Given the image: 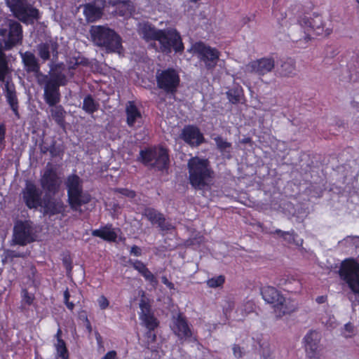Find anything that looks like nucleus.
<instances>
[{
  "instance_id": "f257e3e1",
  "label": "nucleus",
  "mask_w": 359,
  "mask_h": 359,
  "mask_svg": "<svg viewBox=\"0 0 359 359\" xmlns=\"http://www.w3.org/2000/svg\"><path fill=\"white\" fill-rule=\"evenodd\" d=\"M19 54L24 70L27 74H33L36 79L37 83L43 86V89L58 81L64 83L62 81L68 77L67 74L68 71L63 62L58 64L48 63L49 74H45L41 72L40 58L36 56L34 53L27 50L25 52L20 51Z\"/></svg>"
},
{
  "instance_id": "f03ea898",
  "label": "nucleus",
  "mask_w": 359,
  "mask_h": 359,
  "mask_svg": "<svg viewBox=\"0 0 359 359\" xmlns=\"http://www.w3.org/2000/svg\"><path fill=\"white\" fill-rule=\"evenodd\" d=\"M137 30L140 35L147 41H158L163 53H170L172 49L176 53L184 50V45L179 32L175 29H157L149 22H139Z\"/></svg>"
},
{
  "instance_id": "7ed1b4c3",
  "label": "nucleus",
  "mask_w": 359,
  "mask_h": 359,
  "mask_svg": "<svg viewBox=\"0 0 359 359\" xmlns=\"http://www.w3.org/2000/svg\"><path fill=\"white\" fill-rule=\"evenodd\" d=\"M62 81L64 82V83L58 81L45 88L43 89V97L45 102L50 108L49 117L53 119L60 128L65 130L67 125L65 118L67 113L64 107L58 104L61 100L60 87L65 86L69 81V78L67 77Z\"/></svg>"
},
{
  "instance_id": "20e7f679",
  "label": "nucleus",
  "mask_w": 359,
  "mask_h": 359,
  "mask_svg": "<svg viewBox=\"0 0 359 359\" xmlns=\"http://www.w3.org/2000/svg\"><path fill=\"white\" fill-rule=\"evenodd\" d=\"M187 168L189 183L194 189L203 190L211 184L214 171L208 159L192 157L188 161Z\"/></svg>"
},
{
  "instance_id": "39448f33",
  "label": "nucleus",
  "mask_w": 359,
  "mask_h": 359,
  "mask_svg": "<svg viewBox=\"0 0 359 359\" xmlns=\"http://www.w3.org/2000/svg\"><path fill=\"white\" fill-rule=\"evenodd\" d=\"M90 34L93 43L103 48L106 53H121L122 39L114 30L105 26L93 25Z\"/></svg>"
},
{
  "instance_id": "423d86ee",
  "label": "nucleus",
  "mask_w": 359,
  "mask_h": 359,
  "mask_svg": "<svg viewBox=\"0 0 359 359\" xmlns=\"http://www.w3.org/2000/svg\"><path fill=\"white\" fill-rule=\"evenodd\" d=\"M65 185L70 208L81 213V207L91 201V196L83 189V180L76 174H71L65 179Z\"/></svg>"
},
{
  "instance_id": "0eeeda50",
  "label": "nucleus",
  "mask_w": 359,
  "mask_h": 359,
  "mask_svg": "<svg viewBox=\"0 0 359 359\" xmlns=\"http://www.w3.org/2000/svg\"><path fill=\"white\" fill-rule=\"evenodd\" d=\"M23 41L22 26L19 20L5 18L0 25V45L6 50L20 46Z\"/></svg>"
},
{
  "instance_id": "6e6552de",
  "label": "nucleus",
  "mask_w": 359,
  "mask_h": 359,
  "mask_svg": "<svg viewBox=\"0 0 359 359\" xmlns=\"http://www.w3.org/2000/svg\"><path fill=\"white\" fill-rule=\"evenodd\" d=\"M339 275L348 286V300L353 306L359 304V264L352 261H344L340 266Z\"/></svg>"
},
{
  "instance_id": "1a4fd4ad",
  "label": "nucleus",
  "mask_w": 359,
  "mask_h": 359,
  "mask_svg": "<svg viewBox=\"0 0 359 359\" xmlns=\"http://www.w3.org/2000/svg\"><path fill=\"white\" fill-rule=\"evenodd\" d=\"M137 161L150 170L163 171L169 164V155L163 147H149L140 151Z\"/></svg>"
},
{
  "instance_id": "9d476101",
  "label": "nucleus",
  "mask_w": 359,
  "mask_h": 359,
  "mask_svg": "<svg viewBox=\"0 0 359 359\" xmlns=\"http://www.w3.org/2000/svg\"><path fill=\"white\" fill-rule=\"evenodd\" d=\"M13 16L20 22L32 25L40 18L39 11L27 0H5Z\"/></svg>"
},
{
  "instance_id": "9b49d317",
  "label": "nucleus",
  "mask_w": 359,
  "mask_h": 359,
  "mask_svg": "<svg viewBox=\"0 0 359 359\" xmlns=\"http://www.w3.org/2000/svg\"><path fill=\"white\" fill-rule=\"evenodd\" d=\"M156 81L158 88L167 95H174L180 86V78L175 69L167 68L156 71Z\"/></svg>"
},
{
  "instance_id": "f8f14e48",
  "label": "nucleus",
  "mask_w": 359,
  "mask_h": 359,
  "mask_svg": "<svg viewBox=\"0 0 359 359\" xmlns=\"http://www.w3.org/2000/svg\"><path fill=\"white\" fill-rule=\"evenodd\" d=\"M191 49L201 62H203L208 70H212L216 67L220 56L219 51L203 42H196L192 45Z\"/></svg>"
},
{
  "instance_id": "ddd939ff",
  "label": "nucleus",
  "mask_w": 359,
  "mask_h": 359,
  "mask_svg": "<svg viewBox=\"0 0 359 359\" xmlns=\"http://www.w3.org/2000/svg\"><path fill=\"white\" fill-rule=\"evenodd\" d=\"M34 241L32 222L29 220H18L13 226L12 239L10 242L11 246H25Z\"/></svg>"
},
{
  "instance_id": "4468645a",
  "label": "nucleus",
  "mask_w": 359,
  "mask_h": 359,
  "mask_svg": "<svg viewBox=\"0 0 359 359\" xmlns=\"http://www.w3.org/2000/svg\"><path fill=\"white\" fill-rule=\"evenodd\" d=\"M40 186L44 191L45 195H56L60 189L62 180L55 168L48 163L40 180Z\"/></svg>"
},
{
  "instance_id": "2eb2a0df",
  "label": "nucleus",
  "mask_w": 359,
  "mask_h": 359,
  "mask_svg": "<svg viewBox=\"0 0 359 359\" xmlns=\"http://www.w3.org/2000/svg\"><path fill=\"white\" fill-rule=\"evenodd\" d=\"M42 191L34 183L27 181L20 193V198L29 209L36 210L41 206L43 198Z\"/></svg>"
},
{
  "instance_id": "dca6fc26",
  "label": "nucleus",
  "mask_w": 359,
  "mask_h": 359,
  "mask_svg": "<svg viewBox=\"0 0 359 359\" xmlns=\"http://www.w3.org/2000/svg\"><path fill=\"white\" fill-rule=\"evenodd\" d=\"M60 45L56 39L50 38L36 46L37 55L43 62L50 61L49 63L56 62L59 56Z\"/></svg>"
},
{
  "instance_id": "f3484780",
  "label": "nucleus",
  "mask_w": 359,
  "mask_h": 359,
  "mask_svg": "<svg viewBox=\"0 0 359 359\" xmlns=\"http://www.w3.org/2000/svg\"><path fill=\"white\" fill-rule=\"evenodd\" d=\"M246 67L249 72L262 76L273 71L275 68V60L273 57H264L251 61Z\"/></svg>"
},
{
  "instance_id": "a211bd4d",
  "label": "nucleus",
  "mask_w": 359,
  "mask_h": 359,
  "mask_svg": "<svg viewBox=\"0 0 359 359\" xmlns=\"http://www.w3.org/2000/svg\"><path fill=\"white\" fill-rule=\"evenodd\" d=\"M320 339V333L316 330H311L306 334L304 338V342L306 354L308 358H316L319 355L321 351Z\"/></svg>"
},
{
  "instance_id": "6ab92c4d",
  "label": "nucleus",
  "mask_w": 359,
  "mask_h": 359,
  "mask_svg": "<svg viewBox=\"0 0 359 359\" xmlns=\"http://www.w3.org/2000/svg\"><path fill=\"white\" fill-rule=\"evenodd\" d=\"M53 195H44L41 208H43V214L50 217L58 214H63L67 206L65 205L61 198H54Z\"/></svg>"
},
{
  "instance_id": "aec40b11",
  "label": "nucleus",
  "mask_w": 359,
  "mask_h": 359,
  "mask_svg": "<svg viewBox=\"0 0 359 359\" xmlns=\"http://www.w3.org/2000/svg\"><path fill=\"white\" fill-rule=\"evenodd\" d=\"M287 34L293 41H299L302 39L308 41L311 39V33L308 31L307 26L303 22V18L296 22L293 20L290 26L286 29ZM285 32V29H284Z\"/></svg>"
},
{
  "instance_id": "412c9836",
  "label": "nucleus",
  "mask_w": 359,
  "mask_h": 359,
  "mask_svg": "<svg viewBox=\"0 0 359 359\" xmlns=\"http://www.w3.org/2000/svg\"><path fill=\"white\" fill-rule=\"evenodd\" d=\"M180 137L191 147H198L205 142V138L200 129L193 125L184 126Z\"/></svg>"
},
{
  "instance_id": "4be33fe9",
  "label": "nucleus",
  "mask_w": 359,
  "mask_h": 359,
  "mask_svg": "<svg viewBox=\"0 0 359 359\" xmlns=\"http://www.w3.org/2000/svg\"><path fill=\"white\" fill-rule=\"evenodd\" d=\"M142 215L152 224H156L162 231H168L174 228L169 222L166 221L163 214L153 208H144Z\"/></svg>"
},
{
  "instance_id": "5701e85b",
  "label": "nucleus",
  "mask_w": 359,
  "mask_h": 359,
  "mask_svg": "<svg viewBox=\"0 0 359 359\" xmlns=\"http://www.w3.org/2000/svg\"><path fill=\"white\" fill-rule=\"evenodd\" d=\"M105 6V0H95L83 5V14L87 22H93L100 19Z\"/></svg>"
},
{
  "instance_id": "b1692460",
  "label": "nucleus",
  "mask_w": 359,
  "mask_h": 359,
  "mask_svg": "<svg viewBox=\"0 0 359 359\" xmlns=\"http://www.w3.org/2000/svg\"><path fill=\"white\" fill-rule=\"evenodd\" d=\"M299 305L296 301L286 299L283 295L275 306H273L274 312L278 318H282L285 315H290L297 311Z\"/></svg>"
},
{
  "instance_id": "393cba45",
  "label": "nucleus",
  "mask_w": 359,
  "mask_h": 359,
  "mask_svg": "<svg viewBox=\"0 0 359 359\" xmlns=\"http://www.w3.org/2000/svg\"><path fill=\"white\" fill-rule=\"evenodd\" d=\"M140 308L141 309L140 319L148 330H154L158 327V323L151 312V306L144 297L140 299Z\"/></svg>"
},
{
  "instance_id": "a878e982",
  "label": "nucleus",
  "mask_w": 359,
  "mask_h": 359,
  "mask_svg": "<svg viewBox=\"0 0 359 359\" xmlns=\"http://www.w3.org/2000/svg\"><path fill=\"white\" fill-rule=\"evenodd\" d=\"M4 82L5 84L4 90L5 92L6 102L9 104L14 114L17 116V118H19L20 114L18 112V100L17 97L15 86L13 83L10 82L8 80H5Z\"/></svg>"
},
{
  "instance_id": "bb28decb",
  "label": "nucleus",
  "mask_w": 359,
  "mask_h": 359,
  "mask_svg": "<svg viewBox=\"0 0 359 359\" xmlns=\"http://www.w3.org/2000/svg\"><path fill=\"white\" fill-rule=\"evenodd\" d=\"M278 285L291 293H299L302 289L301 280L294 276H285L279 279Z\"/></svg>"
},
{
  "instance_id": "cd10ccee",
  "label": "nucleus",
  "mask_w": 359,
  "mask_h": 359,
  "mask_svg": "<svg viewBox=\"0 0 359 359\" xmlns=\"http://www.w3.org/2000/svg\"><path fill=\"white\" fill-rule=\"evenodd\" d=\"M172 330L175 334L180 339H187L191 337L192 332L187 320L181 315H179L174 320Z\"/></svg>"
},
{
  "instance_id": "c85d7f7f",
  "label": "nucleus",
  "mask_w": 359,
  "mask_h": 359,
  "mask_svg": "<svg viewBox=\"0 0 359 359\" xmlns=\"http://www.w3.org/2000/svg\"><path fill=\"white\" fill-rule=\"evenodd\" d=\"M303 22L307 26L308 31L315 35H321L324 32V25L321 16L316 15L313 18H303Z\"/></svg>"
},
{
  "instance_id": "c756f323",
  "label": "nucleus",
  "mask_w": 359,
  "mask_h": 359,
  "mask_svg": "<svg viewBox=\"0 0 359 359\" xmlns=\"http://www.w3.org/2000/svg\"><path fill=\"white\" fill-rule=\"evenodd\" d=\"M129 263L151 284L153 285H156L158 284V280L156 277L142 262L140 260H130Z\"/></svg>"
},
{
  "instance_id": "7c9ffc66",
  "label": "nucleus",
  "mask_w": 359,
  "mask_h": 359,
  "mask_svg": "<svg viewBox=\"0 0 359 359\" xmlns=\"http://www.w3.org/2000/svg\"><path fill=\"white\" fill-rule=\"evenodd\" d=\"M271 234L276 235L277 238H282L287 244H294L298 247H300L303 244V240L297 241V234L294 230L285 231L280 229H276L274 231L271 232Z\"/></svg>"
},
{
  "instance_id": "2f4dec72",
  "label": "nucleus",
  "mask_w": 359,
  "mask_h": 359,
  "mask_svg": "<svg viewBox=\"0 0 359 359\" xmlns=\"http://www.w3.org/2000/svg\"><path fill=\"white\" fill-rule=\"evenodd\" d=\"M126 122L128 126L133 127L142 118L140 110L133 102H129L126 107Z\"/></svg>"
},
{
  "instance_id": "473e14b6",
  "label": "nucleus",
  "mask_w": 359,
  "mask_h": 359,
  "mask_svg": "<svg viewBox=\"0 0 359 359\" xmlns=\"http://www.w3.org/2000/svg\"><path fill=\"white\" fill-rule=\"evenodd\" d=\"M277 74L280 77H292L296 74L295 62L287 60L281 62L276 69Z\"/></svg>"
},
{
  "instance_id": "72a5a7b5",
  "label": "nucleus",
  "mask_w": 359,
  "mask_h": 359,
  "mask_svg": "<svg viewBox=\"0 0 359 359\" xmlns=\"http://www.w3.org/2000/svg\"><path fill=\"white\" fill-rule=\"evenodd\" d=\"M261 294L264 300L273 306H275L282 296L279 291L272 286H266L262 288Z\"/></svg>"
},
{
  "instance_id": "f704fd0d",
  "label": "nucleus",
  "mask_w": 359,
  "mask_h": 359,
  "mask_svg": "<svg viewBox=\"0 0 359 359\" xmlns=\"http://www.w3.org/2000/svg\"><path fill=\"white\" fill-rule=\"evenodd\" d=\"M100 108V104L93 97L88 94L84 97L82 109L88 114H93Z\"/></svg>"
},
{
  "instance_id": "c9c22d12",
  "label": "nucleus",
  "mask_w": 359,
  "mask_h": 359,
  "mask_svg": "<svg viewBox=\"0 0 359 359\" xmlns=\"http://www.w3.org/2000/svg\"><path fill=\"white\" fill-rule=\"evenodd\" d=\"M92 235L107 241H114L117 238L116 233L107 226L100 229L93 230Z\"/></svg>"
},
{
  "instance_id": "e433bc0d",
  "label": "nucleus",
  "mask_w": 359,
  "mask_h": 359,
  "mask_svg": "<svg viewBox=\"0 0 359 359\" xmlns=\"http://www.w3.org/2000/svg\"><path fill=\"white\" fill-rule=\"evenodd\" d=\"M135 11L133 4L129 0H124L116 6V12L120 16H129Z\"/></svg>"
},
{
  "instance_id": "4c0bfd02",
  "label": "nucleus",
  "mask_w": 359,
  "mask_h": 359,
  "mask_svg": "<svg viewBox=\"0 0 359 359\" xmlns=\"http://www.w3.org/2000/svg\"><path fill=\"white\" fill-rule=\"evenodd\" d=\"M349 81L356 82L359 80V61L358 60L349 63L348 65Z\"/></svg>"
},
{
  "instance_id": "58836bf2",
  "label": "nucleus",
  "mask_w": 359,
  "mask_h": 359,
  "mask_svg": "<svg viewBox=\"0 0 359 359\" xmlns=\"http://www.w3.org/2000/svg\"><path fill=\"white\" fill-rule=\"evenodd\" d=\"M216 143L217 148L222 153H230L231 149V144L227 142L221 136H217L214 138Z\"/></svg>"
},
{
  "instance_id": "ea45409f",
  "label": "nucleus",
  "mask_w": 359,
  "mask_h": 359,
  "mask_svg": "<svg viewBox=\"0 0 359 359\" xmlns=\"http://www.w3.org/2000/svg\"><path fill=\"white\" fill-rule=\"evenodd\" d=\"M27 257V253L20 252L15 250L6 249L4 250V258L2 259L3 262L11 261L12 262L14 258L22 257L25 258Z\"/></svg>"
},
{
  "instance_id": "a19ab883",
  "label": "nucleus",
  "mask_w": 359,
  "mask_h": 359,
  "mask_svg": "<svg viewBox=\"0 0 359 359\" xmlns=\"http://www.w3.org/2000/svg\"><path fill=\"white\" fill-rule=\"evenodd\" d=\"M275 16L276 17L280 26L284 29H287L290 26V23H292L294 20V18H290L289 20H287L286 13L280 9L278 11V13H275Z\"/></svg>"
},
{
  "instance_id": "79ce46f5",
  "label": "nucleus",
  "mask_w": 359,
  "mask_h": 359,
  "mask_svg": "<svg viewBox=\"0 0 359 359\" xmlns=\"http://www.w3.org/2000/svg\"><path fill=\"white\" fill-rule=\"evenodd\" d=\"M241 95L242 90L238 88H231L226 92V95L229 102L233 104H236L240 102Z\"/></svg>"
},
{
  "instance_id": "37998d69",
  "label": "nucleus",
  "mask_w": 359,
  "mask_h": 359,
  "mask_svg": "<svg viewBox=\"0 0 359 359\" xmlns=\"http://www.w3.org/2000/svg\"><path fill=\"white\" fill-rule=\"evenodd\" d=\"M55 348L57 352V354L60 357L63 359L68 358V351L66 347L65 342L62 339H60L57 341V344H55Z\"/></svg>"
},
{
  "instance_id": "c03bdc74",
  "label": "nucleus",
  "mask_w": 359,
  "mask_h": 359,
  "mask_svg": "<svg viewBox=\"0 0 359 359\" xmlns=\"http://www.w3.org/2000/svg\"><path fill=\"white\" fill-rule=\"evenodd\" d=\"M225 281V278L224 276L220 275L217 277H213L207 280V285L208 287L212 288H216L222 286Z\"/></svg>"
},
{
  "instance_id": "a18cd8bd",
  "label": "nucleus",
  "mask_w": 359,
  "mask_h": 359,
  "mask_svg": "<svg viewBox=\"0 0 359 359\" xmlns=\"http://www.w3.org/2000/svg\"><path fill=\"white\" fill-rule=\"evenodd\" d=\"M22 301L27 305L32 304L34 299V294L29 293L27 289H22Z\"/></svg>"
},
{
  "instance_id": "49530a36",
  "label": "nucleus",
  "mask_w": 359,
  "mask_h": 359,
  "mask_svg": "<svg viewBox=\"0 0 359 359\" xmlns=\"http://www.w3.org/2000/svg\"><path fill=\"white\" fill-rule=\"evenodd\" d=\"M6 130V126L4 123L0 124V152L5 147Z\"/></svg>"
},
{
  "instance_id": "de8ad7c7",
  "label": "nucleus",
  "mask_w": 359,
  "mask_h": 359,
  "mask_svg": "<svg viewBox=\"0 0 359 359\" xmlns=\"http://www.w3.org/2000/svg\"><path fill=\"white\" fill-rule=\"evenodd\" d=\"M62 263L67 271V275L70 276L72 270V262L69 257H65L62 259Z\"/></svg>"
},
{
  "instance_id": "09e8293b",
  "label": "nucleus",
  "mask_w": 359,
  "mask_h": 359,
  "mask_svg": "<svg viewBox=\"0 0 359 359\" xmlns=\"http://www.w3.org/2000/svg\"><path fill=\"white\" fill-rule=\"evenodd\" d=\"M358 238L357 236H348L342 241L339 242V244L344 245L345 246L351 245L355 244V240Z\"/></svg>"
},
{
  "instance_id": "8fccbe9b",
  "label": "nucleus",
  "mask_w": 359,
  "mask_h": 359,
  "mask_svg": "<svg viewBox=\"0 0 359 359\" xmlns=\"http://www.w3.org/2000/svg\"><path fill=\"white\" fill-rule=\"evenodd\" d=\"M55 144L56 142L55 140H52L50 144V150L48 151L52 158L60 156V151L57 149Z\"/></svg>"
},
{
  "instance_id": "3c124183",
  "label": "nucleus",
  "mask_w": 359,
  "mask_h": 359,
  "mask_svg": "<svg viewBox=\"0 0 359 359\" xmlns=\"http://www.w3.org/2000/svg\"><path fill=\"white\" fill-rule=\"evenodd\" d=\"M118 191L121 194H122L126 197L130 198H133L135 196V192L134 191L129 190L128 189H119L118 190Z\"/></svg>"
},
{
  "instance_id": "603ef678",
  "label": "nucleus",
  "mask_w": 359,
  "mask_h": 359,
  "mask_svg": "<svg viewBox=\"0 0 359 359\" xmlns=\"http://www.w3.org/2000/svg\"><path fill=\"white\" fill-rule=\"evenodd\" d=\"M40 152L43 154H46L50 150V144H48L46 141L42 140L39 144Z\"/></svg>"
},
{
  "instance_id": "864d4df0",
  "label": "nucleus",
  "mask_w": 359,
  "mask_h": 359,
  "mask_svg": "<svg viewBox=\"0 0 359 359\" xmlns=\"http://www.w3.org/2000/svg\"><path fill=\"white\" fill-rule=\"evenodd\" d=\"M98 303L101 309H105L109 306V301L104 296H101L98 299Z\"/></svg>"
},
{
  "instance_id": "5fc2aeb1",
  "label": "nucleus",
  "mask_w": 359,
  "mask_h": 359,
  "mask_svg": "<svg viewBox=\"0 0 359 359\" xmlns=\"http://www.w3.org/2000/svg\"><path fill=\"white\" fill-rule=\"evenodd\" d=\"M233 354L236 358H241L243 356L242 348L238 345L235 344L233 346Z\"/></svg>"
},
{
  "instance_id": "6e6d98bb",
  "label": "nucleus",
  "mask_w": 359,
  "mask_h": 359,
  "mask_svg": "<svg viewBox=\"0 0 359 359\" xmlns=\"http://www.w3.org/2000/svg\"><path fill=\"white\" fill-rule=\"evenodd\" d=\"M101 359H116V352L115 351H109Z\"/></svg>"
},
{
  "instance_id": "4d7b16f0",
  "label": "nucleus",
  "mask_w": 359,
  "mask_h": 359,
  "mask_svg": "<svg viewBox=\"0 0 359 359\" xmlns=\"http://www.w3.org/2000/svg\"><path fill=\"white\" fill-rule=\"evenodd\" d=\"M130 253L135 255V256H140L142 255V250L138 246L133 245L131 248Z\"/></svg>"
},
{
  "instance_id": "13d9d810",
  "label": "nucleus",
  "mask_w": 359,
  "mask_h": 359,
  "mask_svg": "<svg viewBox=\"0 0 359 359\" xmlns=\"http://www.w3.org/2000/svg\"><path fill=\"white\" fill-rule=\"evenodd\" d=\"M162 283L170 289H174V284L168 280L166 276L161 277Z\"/></svg>"
},
{
  "instance_id": "bf43d9fd",
  "label": "nucleus",
  "mask_w": 359,
  "mask_h": 359,
  "mask_svg": "<svg viewBox=\"0 0 359 359\" xmlns=\"http://www.w3.org/2000/svg\"><path fill=\"white\" fill-rule=\"evenodd\" d=\"M95 338H96L98 346L100 347H102L103 342H102V338L101 335L100 334V333L97 331L95 332Z\"/></svg>"
},
{
  "instance_id": "052dcab7",
  "label": "nucleus",
  "mask_w": 359,
  "mask_h": 359,
  "mask_svg": "<svg viewBox=\"0 0 359 359\" xmlns=\"http://www.w3.org/2000/svg\"><path fill=\"white\" fill-rule=\"evenodd\" d=\"M79 318L83 320V321H85V323L89 321L88 316H87V313L85 311H81L79 313Z\"/></svg>"
},
{
  "instance_id": "680f3d73",
  "label": "nucleus",
  "mask_w": 359,
  "mask_h": 359,
  "mask_svg": "<svg viewBox=\"0 0 359 359\" xmlns=\"http://www.w3.org/2000/svg\"><path fill=\"white\" fill-rule=\"evenodd\" d=\"M326 301H327V296H324V295L318 296L316 299V302L320 304L325 303Z\"/></svg>"
},
{
  "instance_id": "e2e57ef3",
  "label": "nucleus",
  "mask_w": 359,
  "mask_h": 359,
  "mask_svg": "<svg viewBox=\"0 0 359 359\" xmlns=\"http://www.w3.org/2000/svg\"><path fill=\"white\" fill-rule=\"evenodd\" d=\"M153 330H149L148 332H147V337L148 338H151V341H154L156 340V334L152 332Z\"/></svg>"
},
{
  "instance_id": "0e129e2a",
  "label": "nucleus",
  "mask_w": 359,
  "mask_h": 359,
  "mask_svg": "<svg viewBox=\"0 0 359 359\" xmlns=\"http://www.w3.org/2000/svg\"><path fill=\"white\" fill-rule=\"evenodd\" d=\"M124 0H109V4L113 6H116L121 2H123Z\"/></svg>"
},
{
  "instance_id": "69168bd1",
  "label": "nucleus",
  "mask_w": 359,
  "mask_h": 359,
  "mask_svg": "<svg viewBox=\"0 0 359 359\" xmlns=\"http://www.w3.org/2000/svg\"><path fill=\"white\" fill-rule=\"evenodd\" d=\"M69 297H70V294H69L68 289L67 288L66 290L64 292L65 302L67 301H69Z\"/></svg>"
},
{
  "instance_id": "338daca9",
  "label": "nucleus",
  "mask_w": 359,
  "mask_h": 359,
  "mask_svg": "<svg viewBox=\"0 0 359 359\" xmlns=\"http://www.w3.org/2000/svg\"><path fill=\"white\" fill-rule=\"evenodd\" d=\"M65 304H66L67 307L69 309V310H73L74 308V304L69 302V301H67L65 302Z\"/></svg>"
},
{
  "instance_id": "774afa93",
  "label": "nucleus",
  "mask_w": 359,
  "mask_h": 359,
  "mask_svg": "<svg viewBox=\"0 0 359 359\" xmlns=\"http://www.w3.org/2000/svg\"><path fill=\"white\" fill-rule=\"evenodd\" d=\"M86 329L88 330V332L91 333L92 326H91L90 321L86 322Z\"/></svg>"
}]
</instances>
